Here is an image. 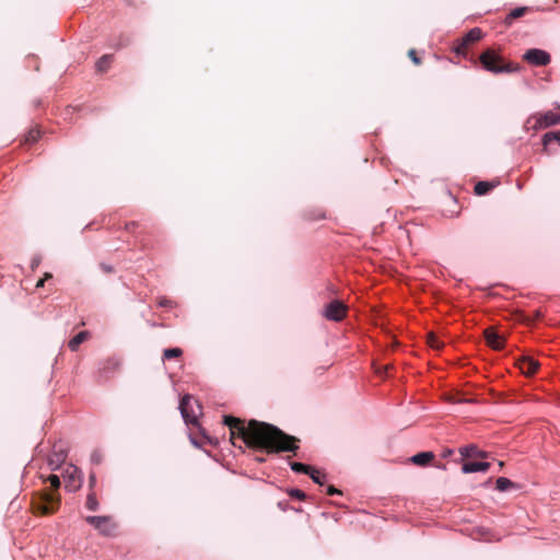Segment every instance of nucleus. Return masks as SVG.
Here are the masks:
<instances>
[{
    "label": "nucleus",
    "mask_w": 560,
    "mask_h": 560,
    "mask_svg": "<svg viewBox=\"0 0 560 560\" xmlns=\"http://www.w3.org/2000/svg\"><path fill=\"white\" fill-rule=\"evenodd\" d=\"M94 483H95V476L91 475L90 476V485L93 486Z\"/></svg>",
    "instance_id": "nucleus-38"
},
{
    "label": "nucleus",
    "mask_w": 560,
    "mask_h": 560,
    "mask_svg": "<svg viewBox=\"0 0 560 560\" xmlns=\"http://www.w3.org/2000/svg\"><path fill=\"white\" fill-rule=\"evenodd\" d=\"M51 277H52L51 273L46 272L43 279H45V281H46L47 279H50Z\"/></svg>",
    "instance_id": "nucleus-39"
},
{
    "label": "nucleus",
    "mask_w": 560,
    "mask_h": 560,
    "mask_svg": "<svg viewBox=\"0 0 560 560\" xmlns=\"http://www.w3.org/2000/svg\"><path fill=\"white\" fill-rule=\"evenodd\" d=\"M532 12V8L529 7H520L512 10L504 19V25L510 27L514 20L524 16L526 13Z\"/></svg>",
    "instance_id": "nucleus-13"
},
{
    "label": "nucleus",
    "mask_w": 560,
    "mask_h": 560,
    "mask_svg": "<svg viewBox=\"0 0 560 560\" xmlns=\"http://www.w3.org/2000/svg\"><path fill=\"white\" fill-rule=\"evenodd\" d=\"M289 494H290V497L299 499V500H303L305 498V493L300 489H291L289 491Z\"/></svg>",
    "instance_id": "nucleus-28"
},
{
    "label": "nucleus",
    "mask_w": 560,
    "mask_h": 560,
    "mask_svg": "<svg viewBox=\"0 0 560 560\" xmlns=\"http://www.w3.org/2000/svg\"><path fill=\"white\" fill-rule=\"evenodd\" d=\"M408 57L412 60L416 66L421 65V59L417 56L416 49H409Z\"/></svg>",
    "instance_id": "nucleus-27"
},
{
    "label": "nucleus",
    "mask_w": 560,
    "mask_h": 560,
    "mask_svg": "<svg viewBox=\"0 0 560 560\" xmlns=\"http://www.w3.org/2000/svg\"><path fill=\"white\" fill-rule=\"evenodd\" d=\"M178 409L187 424L198 423V419L201 416V406L192 396L185 395L179 401Z\"/></svg>",
    "instance_id": "nucleus-4"
},
{
    "label": "nucleus",
    "mask_w": 560,
    "mask_h": 560,
    "mask_svg": "<svg viewBox=\"0 0 560 560\" xmlns=\"http://www.w3.org/2000/svg\"><path fill=\"white\" fill-rule=\"evenodd\" d=\"M459 454L462 457H487V453L480 451L476 445L469 444L459 448Z\"/></svg>",
    "instance_id": "nucleus-14"
},
{
    "label": "nucleus",
    "mask_w": 560,
    "mask_h": 560,
    "mask_svg": "<svg viewBox=\"0 0 560 560\" xmlns=\"http://www.w3.org/2000/svg\"><path fill=\"white\" fill-rule=\"evenodd\" d=\"M521 372L525 375H532L539 366V363L533 358L522 355L516 360Z\"/></svg>",
    "instance_id": "nucleus-11"
},
{
    "label": "nucleus",
    "mask_w": 560,
    "mask_h": 560,
    "mask_svg": "<svg viewBox=\"0 0 560 560\" xmlns=\"http://www.w3.org/2000/svg\"><path fill=\"white\" fill-rule=\"evenodd\" d=\"M113 55L102 56L96 62V70L101 73L106 72L113 62Z\"/></svg>",
    "instance_id": "nucleus-17"
},
{
    "label": "nucleus",
    "mask_w": 560,
    "mask_h": 560,
    "mask_svg": "<svg viewBox=\"0 0 560 560\" xmlns=\"http://www.w3.org/2000/svg\"><path fill=\"white\" fill-rule=\"evenodd\" d=\"M159 305L160 306H172L173 302L171 300H167L166 298H161L159 300Z\"/></svg>",
    "instance_id": "nucleus-32"
},
{
    "label": "nucleus",
    "mask_w": 560,
    "mask_h": 560,
    "mask_svg": "<svg viewBox=\"0 0 560 560\" xmlns=\"http://www.w3.org/2000/svg\"><path fill=\"white\" fill-rule=\"evenodd\" d=\"M170 350L177 351V350H180V349L179 348H171Z\"/></svg>",
    "instance_id": "nucleus-41"
},
{
    "label": "nucleus",
    "mask_w": 560,
    "mask_h": 560,
    "mask_svg": "<svg viewBox=\"0 0 560 560\" xmlns=\"http://www.w3.org/2000/svg\"><path fill=\"white\" fill-rule=\"evenodd\" d=\"M427 339L428 345L432 350H441L446 346V342L438 338L434 334H428Z\"/></svg>",
    "instance_id": "nucleus-19"
},
{
    "label": "nucleus",
    "mask_w": 560,
    "mask_h": 560,
    "mask_svg": "<svg viewBox=\"0 0 560 560\" xmlns=\"http://www.w3.org/2000/svg\"><path fill=\"white\" fill-rule=\"evenodd\" d=\"M48 481L50 482L51 487L57 489L60 486V479L57 475H50L48 477Z\"/></svg>",
    "instance_id": "nucleus-30"
},
{
    "label": "nucleus",
    "mask_w": 560,
    "mask_h": 560,
    "mask_svg": "<svg viewBox=\"0 0 560 560\" xmlns=\"http://www.w3.org/2000/svg\"><path fill=\"white\" fill-rule=\"evenodd\" d=\"M224 422L230 427L232 434L237 430L248 445L264 447L271 452H293L298 450V440L294 436L288 435L268 423L252 420L245 425L241 420L233 417H225Z\"/></svg>",
    "instance_id": "nucleus-1"
},
{
    "label": "nucleus",
    "mask_w": 560,
    "mask_h": 560,
    "mask_svg": "<svg viewBox=\"0 0 560 560\" xmlns=\"http://www.w3.org/2000/svg\"><path fill=\"white\" fill-rule=\"evenodd\" d=\"M85 506L86 509H89L90 511H97L98 508H100V503L96 499V495L95 493H90L86 498V502H85Z\"/></svg>",
    "instance_id": "nucleus-23"
},
{
    "label": "nucleus",
    "mask_w": 560,
    "mask_h": 560,
    "mask_svg": "<svg viewBox=\"0 0 560 560\" xmlns=\"http://www.w3.org/2000/svg\"><path fill=\"white\" fill-rule=\"evenodd\" d=\"M552 140H557L560 142V131H557V132H547L545 136H544V139H542V142L545 145H547L550 141Z\"/></svg>",
    "instance_id": "nucleus-26"
},
{
    "label": "nucleus",
    "mask_w": 560,
    "mask_h": 560,
    "mask_svg": "<svg viewBox=\"0 0 560 560\" xmlns=\"http://www.w3.org/2000/svg\"><path fill=\"white\" fill-rule=\"evenodd\" d=\"M347 313L348 306L339 300L330 301L322 310L323 317L331 322H341Z\"/></svg>",
    "instance_id": "nucleus-6"
},
{
    "label": "nucleus",
    "mask_w": 560,
    "mask_h": 560,
    "mask_svg": "<svg viewBox=\"0 0 560 560\" xmlns=\"http://www.w3.org/2000/svg\"><path fill=\"white\" fill-rule=\"evenodd\" d=\"M307 218L310 220H322V219L325 218V213L322 210H318V211H316L314 213H308Z\"/></svg>",
    "instance_id": "nucleus-29"
},
{
    "label": "nucleus",
    "mask_w": 560,
    "mask_h": 560,
    "mask_svg": "<svg viewBox=\"0 0 560 560\" xmlns=\"http://www.w3.org/2000/svg\"><path fill=\"white\" fill-rule=\"evenodd\" d=\"M163 362H165L166 360H171V359H175V358H178L183 352H163Z\"/></svg>",
    "instance_id": "nucleus-31"
},
{
    "label": "nucleus",
    "mask_w": 560,
    "mask_h": 560,
    "mask_svg": "<svg viewBox=\"0 0 560 560\" xmlns=\"http://www.w3.org/2000/svg\"><path fill=\"white\" fill-rule=\"evenodd\" d=\"M311 466L308 465H305V464H302V463H291V469L295 472H303V474H306L308 475V472L311 471Z\"/></svg>",
    "instance_id": "nucleus-24"
},
{
    "label": "nucleus",
    "mask_w": 560,
    "mask_h": 560,
    "mask_svg": "<svg viewBox=\"0 0 560 560\" xmlns=\"http://www.w3.org/2000/svg\"><path fill=\"white\" fill-rule=\"evenodd\" d=\"M91 459H92V462H93V463H96V464H98V463L101 462V457H100V455H98V454H96V453H94V454L92 455Z\"/></svg>",
    "instance_id": "nucleus-36"
},
{
    "label": "nucleus",
    "mask_w": 560,
    "mask_h": 560,
    "mask_svg": "<svg viewBox=\"0 0 560 560\" xmlns=\"http://www.w3.org/2000/svg\"><path fill=\"white\" fill-rule=\"evenodd\" d=\"M138 226V223L137 222H129L125 225V229L128 231V232H133L135 229Z\"/></svg>",
    "instance_id": "nucleus-33"
},
{
    "label": "nucleus",
    "mask_w": 560,
    "mask_h": 560,
    "mask_svg": "<svg viewBox=\"0 0 560 560\" xmlns=\"http://www.w3.org/2000/svg\"><path fill=\"white\" fill-rule=\"evenodd\" d=\"M523 60L532 66H547L551 61V56L546 50L530 48L523 55Z\"/></svg>",
    "instance_id": "nucleus-8"
},
{
    "label": "nucleus",
    "mask_w": 560,
    "mask_h": 560,
    "mask_svg": "<svg viewBox=\"0 0 560 560\" xmlns=\"http://www.w3.org/2000/svg\"><path fill=\"white\" fill-rule=\"evenodd\" d=\"M493 185L489 182H478L475 185L474 191L478 196L486 195L492 189Z\"/></svg>",
    "instance_id": "nucleus-22"
},
{
    "label": "nucleus",
    "mask_w": 560,
    "mask_h": 560,
    "mask_svg": "<svg viewBox=\"0 0 560 560\" xmlns=\"http://www.w3.org/2000/svg\"><path fill=\"white\" fill-rule=\"evenodd\" d=\"M39 138H40V130L36 126L28 130V132L24 136L23 142L27 143V144L35 143L38 141Z\"/></svg>",
    "instance_id": "nucleus-21"
},
{
    "label": "nucleus",
    "mask_w": 560,
    "mask_h": 560,
    "mask_svg": "<svg viewBox=\"0 0 560 560\" xmlns=\"http://www.w3.org/2000/svg\"><path fill=\"white\" fill-rule=\"evenodd\" d=\"M44 283H45V279H39L36 283V288H40V287H44Z\"/></svg>",
    "instance_id": "nucleus-37"
},
{
    "label": "nucleus",
    "mask_w": 560,
    "mask_h": 560,
    "mask_svg": "<svg viewBox=\"0 0 560 560\" xmlns=\"http://www.w3.org/2000/svg\"><path fill=\"white\" fill-rule=\"evenodd\" d=\"M560 124V112L548 110L529 116L525 122L527 131H537Z\"/></svg>",
    "instance_id": "nucleus-3"
},
{
    "label": "nucleus",
    "mask_w": 560,
    "mask_h": 560,
    "mask_svg": "<svg viewBox=\"0 0 560 560\" xmlns=\"http://www.w3.org/2000/svg\"><path fill=\"white\" fill-rule=\"evenodd\" d=\"M327 493H328L329 495H334V494H337V493H340V492H339V490H338V489H336L335 487L329 486V487L327 488Z\"/></svg>",
    "instance_id": "nucleus-35"
},
{
    "label": "nucleus",
    "mask_w": 560,
    "mask_h": 560,
    "mask_svg": "<svg viewBox=\"0 0 560 560\" xmlns=\"http://www.w3.org/2000/svg\"><path fill=\"white\" fill-rule=\"evenodd\" d=\"M482 37V32L480 28L475 27L471 28L460 40V44L456 48L457 54H465L468 46L478 42Z\"/></svg>",
    "instance_id": "nucleus-10"
},
{
    "label": "nucleus",
    "mask_w": 560,
    "mask_h": 560,
    "mask_svg": "<svg viewBox=\"0 0 560 560\" xmlns=\"http://www.w3.org/2000/svg\"><path fill=\"white\" fill-rule=\"evenodd\" d=\"M482 67L490 72H516L521 69L520 65L505 62L504 59L493 49H487L479 57Z\"/></svg>",
    "instance_id": "nucleus-2"
},
{
    "label": "nucleus",
    "mask_w": 560,
    "mask_h": 560,
    "mask_svg": "<svg viewBox=\"0 0 560 560\" xmlns=\"http://www.w3.org/2000/svg\"><path fill=\"white\" fill-rule=\"evenodd\" d=\"M88 338H89V332L88 331H80L72 339L69 340L68 347L71 350H74L77 347H79Z\"/></svg>",
    "instance_id": "nucleus-20"
},
{
    "label": "nucleus",
    "mask_w": 560,
    "mask_h": 560,
    "mask_svg": "<svg viewBox=\"0 0 560 560\" xmlns=\"http://www.w3.org/2000/svg\"><path fill=\"white\" fill-rule=\"evenodd\" d=\"M495 488L499 491L504 492V491H508L510 489H518V486L515 485L513 481H511L506 477H499L497 479V481H495Z\"/></svg>",
    "instance_id": "nucleus-16"
},
{
    "label": "nucleus",
    "mask_w": 560,
    "mask_h": 560,
    "mask_svg": "<svg viewBox=\"0 0 560 560\" xmlns=\"http://www.w3.org/2000/svg\"><path fill=\"white\" fill-rule=\"evenodd\" d=\"M62 477H63V481H65V488L68 491L73 492L81 488L82 475L75 466L69 465L65 469Z\"/></svg>",
    "instance_id": "nucleus-7"
},
{
    "label": "nucleus",
    "mask_w": 560,
    "mask_h": 560,
    "mask_svg": "<svg viewBox=\"0 0 560 560\" xmlns=\"http://www.w3.org/2000/svg\"><path fill=\"white\" fill-rule=\"evenodd\" d=\"M434 458L432 452H421L411 457V462L418 466H424Z\"/></svg>",
    "instance_id": "nucleus-15"
},
{
    "label": "nucleus",
    "mask_w": 560,
    "mask_h": 560,
    "mask_svg": "<svg viewBox=\"0 0 560 560\" xmlns=\"http://www.w3.org/2000/svg\"><path fill=\"white\" fill-rule=\"evenodd\" d=\"M66 453L62 450H57V447H54V453L49 458V464L54 466V468H57L60 463H62L66 459Z\"/></svg>",
    "instance_id": "nucleus-18"
},
{
    "label": "nucleus",
    "mask_w": 560,
    "mask_h": 560,
    "mask_svg": "<svg viewBox=\"0 0 560 560\" xmlns=\"http://www.w3.org/2000/svg\"><path fill=\"white\" fill-rule=\"evenodd\" d=\"M100 267H101V269H102L104 272H106V273H110V272H113V271H114L113 267L107 266V265H105V264H101V265H100Z\"/></svg>",
    "instance_id": "nucleus-34"
},
{
    "label": "nucleus",
    "mask_w": 560,
    "mask_h": 560,
    "mask_svg": "<svg viewBox=\"0 0 560 560\" xmlns=\"http://www.w3.org/2000/svg\"><path fill=\"white\" fill-rule=\"evenodd\" d=\"M51 511H52V509L50 510L48 506H44V513H49Z\"/></svg>",
    "instance_id": "nucleus-40"
},
{
    "label": "nucleus",
    "mask_w": 560,
    "mask_h": 560,
    "mask_svg": "<svg viewBox=\"0 0 560 560\" xmlns=\"http://www.w3.org/2000/svg\"><path fill=\"white\" fill-rule=\"evenodd\" d=\"M85 521L103 536H114L118 528L117 522L109 515L86 516Z\"/></svg>",
    "instance_id": "nucleus-5"
},
{
    "label": "nucleus",
    "mask_w": 560,
    "mask_h": 560,
    "mask_svg": "<svg viewBox=\"0 0 560 560\" xmlns=\"http://www.w3.org/2000/svg\"><path fill=\"white\" fill-rule=\"evenodd\" d=\"M490 468V463L488 462H476V463H465L462 467V471L464 474H472L478 471H487Z\"/></svg>",
    "instance_id": "nucleus-12"
},
{
    "label": "nucleus",
    "mask_w": 560,
    "mask_h": 560,
    "mask_svg": "<svg viewBox=\"0 0 560 560\" xmlns=\"http://www.w3.org/2000/svg\"><path fill=\"white\" fill-rule=\"evenodd\" d=\"M308 476L312 478V480L317 485H324V475L315 468H311V471L308 472Z\"/></svg>",
    "instance_id": "nucleus-25"
},
{
    "label": "nucleus",
    "mask_w": 560,
    "mask_h": 560,
    "mask_svg": "<svg viewBox=\"0 0 560 560\" xmlns=\"http://www.w3.org/2000/svg\"><path fill=\"white\" fill-rule=\"evenodd\" d=\"M485 339L487 346L491 348V350H501L508 346L505 337L492 327L485 330Z\"/></svg>",
    "instance_id": "nucleus-9"
}]
</instances>
